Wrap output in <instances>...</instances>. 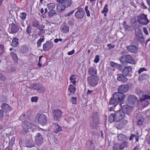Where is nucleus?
Instances as JSON below:
<instances>
[{"mask_svg": "<svg viewBox=\"0 0 150 150\" xmlns=\"http://www.w3.org/2000/svg\"><path fill=\"white\" fill-rule=\"evenodd\" d=\"M125 117V113L122 110H119L114 113H111L110 115L108 120L111 123L115 122H117L124 118Z\"/></svg>", "mask_w": 150, "mask_h": 150, "instance_id": "1", "label": "nucleus"}, {"mask_svg": "<svg viewBox=\"0 0 150 150\" xmlns=\"http://www.w3.org/2000/svg\"><path fill=\"white\" fill-rule=\"evenodd\" d=\"M124 96L122 94L115 93L113 94L109 101V105L115 107L120 102H122L124 99Z\"/></svg>", "mask_w": 150, "mask_h": 150, "instance_id": "2", "label": "nucleus"}, {"mask_svg": "<svg viewBox=\"0 0 150 150\" xmlns=\"http://www.w3.org/2000/svg\"><path fill=\"white\" fill-rule=\"evenodd\" d=\"M92 120L90 122L91 127L93 129H96L99 123V118L97 113L94 112L93 114Z\"/></svg>", "mask_w": 150, "mask_h": 150, "instance_id": "3", "label": "nucleus"}, {"mask_svg": "<svg viewBox=\"0 0 150 150\" xmlns=\"http://www.w3.org/2000/svg\"><path fill=\"white\" fill-rule=\"evenodd\" d=\"M135 40L138 42L143 43L144 42V38L142 30L139 28L135 29Z\"/></svg>", "mask_w": 150, "mask_h": 150, "instance_id": "4", "label": "nucleus"}, {"mask_svg": "<svg viewBox=\"0 0 150 150\" xmlns=\"http://www.w3.org/2000/svg\"><path fill=\"white\" fill-rule=\"evenodd\" d=\"M120 61L122 64H124L125 62H127L132 64H135V61L132 59V56L130 55H127L124 57H121L120 58Z\"/></svg>", "mask_w": 150, "mask_h": 150, "instance_id": "5", "label": "nucleus"}, {"mask_svg": "<svg viewBox=\"0 0 150 150\" xmlns=\"http://www.w3.org/2000/svg\"><path fill=\"white\" fill-rule=\"evenodd\" d=\"M72 2V0H70L65 4H57L56 8L57 11L58 13H61L65 9V8L70 6Z\"/></svg>", "mask_w": 150, "mask_h": 150, "instance_id": "6", "label": "nucleus"}, {"mask_svg": "<svg viewBox=\"0 0 150 150\" xmlns=\"http://www.w3.org/2000/svg\"><path fill=\"white\" fill-rule=\"evenodd\" d=\"M87 80L88 83L93 87L97 85L98 83V79L97 76H88Z\"/></svg>", "mask_w": 150, "mask_h": 150, "instance_id": "7", "label": "nucleus"}, {"mask_svg": "<svg viewBox=\"0 0 150 150\" xmlns=\"http://www.w3.org/2000/svg\"><path fill=\"white\" fill-rule=\"evenodd\" d=\"M129 88V86L127 84H125L120 86L117 88V91L118 92H116L122 94L124 96V99L126 97V96L124 93H126L128 90Z\"/></svg>", "mask_w": 150, "mask_h": 150, "instance_id": "8", "label": "nucleus"}, {"mask_svg": "<svg viewBox=\"0 0 150 150\" xmlns=\"http://www.w3.org/2000/svg\"><path fill=\"white\" fill-rule=\"evenodd\" d=\"M138 19L139 23L142 25H146L149 22V21L147 18V15L143 13L139 15Z\"/></svg>", "mask_w": 150, "mask_h": 150, "instance_id": "9", "label": "nucleus"}, {"mask_svg": "<svg viewBox=\"0 0 150 150\" xmlns=\"http://www.w3.org/2000/svg\"><path fill=\"white\" fill-rule=\"evenodd\" d=\"M132 73V68L130 66H125L122 71V74L125 76L131 77Z\"/></svg>", "mask_w": 150, "mask_h": 150, "instance_id": "10", "label": "nucleus"}, {"mask_svg": "<svg viewBox=\"0 0 150 150\" xmlns=\"http://www.w3.org/2000/svg\"><path fill=\"white\" fill-rule=\"evenodd\" d=\"M33 90H37L39 93H43L45 90V87L41 84L37 83L33 85Z\"/></svg>", "mask_w": 150, "mask_h": 150, "instance_id": "11", "label": "nucleus"}, {"mask_svg": "<svg viewBox=\"0 0 150 150\" xmlns=\"http://www.w3.org/2000/svg\"><path fill=\"white\" fill-rule=\"evenodd\" d=\"M128 121L127 120L124 119L117 122L115 125L116 128L118 129H121L124 128L127 124Z\"/></svg>", "mask_w": 150, "mask_h": 150, "instance_id": "12", "label": "nucleus"}, {"mask_svg": "<svg viewBox=\"0 0 150 150\" xmlns=\"http://www.w3.org/2000/svg\"><path fill=\"white\" fill-rule=\"evenodd\" d=\"M47 117L44 114H41L38 117V122L42 125H44L47 122Z\"/></svg>", "mask_w": 150, "mask_h": 150, "instance_id": "13", "label": "nucleus"}, {"mask_svg": "<svg viewBox=\"0 0 150 150\" xmlns=\"http://www.w3.org/2000/svg\"><path fill=\"white\" fill-rule=\"evenodd\" d=\"M77 9V11L75 13V16L77 18L82 19L85 15V12L82 8H79Z\"/></svg>", "mask_w": 150, "mask_h": 150, "instance_id": "14", "label": "nucleus"}, {"mask_svg": "<svg viewBox=\"0 0 150 150\" xmlns=\"http://www.w3.org/2000/svg\"><path fill=\"white\" fill-rule=\"evenodd\" d=\"M1 110L6 113H9L12 109L9 105L6 103H3L1 105Z\"/></svg>", "mask_w": 150, "mask_h": 150, "instance_id": "15", "label": "nucleus"}, {"mask_svg": "<svg viewBox=\"0 0 150 150\" xmlns=\"http://www.w3.org/2000/svg\"><path fill=\"white\" fill-rule=\"evenodd\" d=\"M138 101L137 98L135 96L130 95L128 96L126 99V101L131 105L134 104V103Z\"/></svg>", "mask_w": 150, "mask_h": 150, "instance_id": "16", "label": "nucleus"}, {"mask_svg": "<svg viewBox=\"0 0 150 150\" xmlns=\"http://www.w3.org/2000/svg\"><path fill=\"white\" fill-rule=\"evenodd\" d=\"M52 113L54 120H57L61 117L62 112L60 110H53Z\"/></svg>", "mask_w": 150, "mask_h": 150, "instance_id": "17", "label": "nucleus"}, {"mask_svg": "<svg viewBox=\"0 0 150 150\" xmlns=\"http://www.w3.org/2000/svg\"><path fill=\"white\" fill-rule=\"evenodd\" d=\"M43 139L41 134L39 133L36 134L35 136V143L38 145H40L43 141Z\"/></svg>", "mask_w": 150, "mask_h": 150, "instance_id": "18", "label": "nucleus"}, {"mask_svg": "<svg viewBox=\"0 0 150 150\" xmlns=\"http://www.w3.org/2000/svg\"><path fill=\"white\" fill-rule=\"evenodd\" d=\"M53 45L52 42L50 41H47L43 45V49L44 51H47L52 48Z\"/></svg>", "mask_w": 150, "mask_h": 150, "instance_id": "19", "label": "nucleus"}, {"mask_svg": "<svg viewBox=\"0 0 150 150\" xmlns=\"http://www.w3.org/2000/svg\"><path fill=\"white\" fill-rule=\"evenodd\" d=\"M117 80L119 81L125 83L128 80L127 76H125L123 74H118L117 75Z\"/></svg>", "mask_w": 150, "mask_h": 150, "instance_id": "20", "label": "nucleus"}, {"mask_svg": "<svg viewBox=\"0 0 150 150\" xmlns=\"http://www.w3.org/2000/svg\"><path fill=\"white\" fill-rule=\"evenodd\" d=\"M32 124L30 122L24 121V123L22 125L24 130L26 132H30L29 129Z\"/></svg>", "mask_w": 150, "mask_h": 150, "instance_id": "21", "label": "nucleus"}, {"mask_svg": "<svg viewBox=\"0 0 150 150\" xmlns=\"http://www.w3.org/2000/svg\"><path fill=\"white\" fill-rule=\"evenodd\" d=\"M52 127L54 132L58 133L62 130V127L57 123H53Z\"/></svg>", "mask_w": 150, "mask_h": 150, "instance_id": "22", "label": "nucleus"}, {"mask_svg": "<svg viewBox=\"0 0 150 150\" xmlns=\"http://www.w3.org/2000/svg\"><path fill=\"white\" fill-rule=\"evenodd\" d=\"M88 72L90 76H96L95 75L97 74V70L96 68L91 67L88 68Z\"/></svg>", "mask_w": 150, "mask_h": 150, "instance_id": "23", "label": "nucleus"}, {"mask_svg": "<svg viewBox=\"0 0 150 150\" xmlns=\"http://www.w3.org/2000/svg\"><path fill=\"white\" fill-rule=\"evenodd\" d=\"M126 48L129 52L134 53H136L138 50L137 47L133 45L127 46L126 47Z\"/></svg>", "mask_w": 150, "mask_h": 150, "instance_id": "24", "label": "nucleus"}, {"mask_svg": "<svg viewBox=\"0 0 150 150\" xmlns=\"http://www.w3.org/2000/svg\"><path fill=\"white\" fill-rule=\"evenodd\" d=\"M123 103H121L120 104V106L122 108V111L123 112H129L132 108V107L127 105H123Z\"/></svg>", "mask_w": 150, "mask_h": 150, "instance_id": "25", "label": "nucleus"}, {"mask_svg": "<svg viewBox=\"0 0 150 150\" xmlns=\"http://www.w3.org/2000/svg\"><path fill=\"white\" fill-rule=\"evenodd\" d=\"M60 29L64 33H67L69 32V27L65 23H64L62 25Z\"/></svg>", "mask_w": 150, "mask_h": 150, "instance_id": "26", "label": "nucleus"}, {"mask_svg": "<svg viewBox=\"0 0 150 150\" xmlns=\"http://www.w3.org/2000/svg\"><path fill=\"white\" fill-rule=\"evenodd\" d=\"M149 75L146 74H142L139 76L138 80L139 81L145 80L149 79Z\"/></svg>", "mask_w": 150, "mask_h": 150, "instance_id": "27", "label": "nucleus"}, {"mask_svg": "<svg viewBox=\"0 0 150 150\" xmlns=\"http://www.w3.org/2000/svg\"><path fill=\"white\" fill-rule=\"evenodd\" d=\"M117 137L118 139L121 141H125L128 139L127 136L122 133L118 134Z\"/></svg>", "mask_w": 150, "mask_h": 150, "instance_id": "28", "label": "nucleus"}, {"mask_svg": "<svg viewBox=\"0 0 150 150\" xmlns=\"http://www.w3.org/2000/svg\"><path fill=\"white\" fill-rule=\"evenodd\" d=\"M19 45L18 39L17 38H13L12 43L11 44V45L13 47H16L18 46Z\"/></svg>", "mask_w": 150, "mask_h": 150, "instance_id": "29", "label": "nucleus"}, {"mask_svg": "<svg viewBox=\"0 0 150 150\" xmlns=\"http://www.w3.org/2000/svg\"><path fill=\"white\" fill-rule=\"evenodd\" d=\"M19 30V28L18 25L15 23H12L11 28V32L12 33L17 32Z\"/></svg>", "mask_w": 150, "mask_h": 150, "instance_id": "30", "label": "nucleus"}, {"mask_svg": "<svg viewBox=\"0 0 150 150\" xmlns=\"http://www.w3.org/2000/svg\"><path fill=\"white\" fill-rule=\"evenodd\" d=\"M150 94V91H148L147 92L146 94L142 96L141 100H150V96L149 95Z\"/></svg>", "mask_w": 150, "mask_h": 150, "instance_id": "31", "label": "nucleus"}, {"mask_svg": "<svg viewBox=\"0 0 150 150\" xmlns=\"http://www.w3.org/2000/svg\"><path fill=\"white\" fill-rule=\"evenodd\" d=\"M123 25L124 28L125 30L128 31H131L132 30V27L129 25L127 24L126 21H125L123 23Z\"/></svg>", "mask_w": 150, "mask_h": 150, "instance_id": "32", "label": "nucleus"}, {"mask_svg": "<svg viewBox=\"0 0 150 150\" xmlns=\"http://www.w3.org/2000/svg\"><path fill=\"white\" fill-rule=\"evenodd\" d=\"M128 146V142L126 141H124L120 145V149L122 150L125 148L127 147Z\"/></svg>", "mask_w": 150, "mask_h": 150, "instance_id": "33", "label": "nucleus"}, {"mask_svg": "<svg viewBox=\"0 0 150 150\" xmlns=\"http://www.w3.org/2000/svg\"><path fill=\"white\" fill-rule=\"evenodd\" d=\"M76 90V87L73 85L70 84L68 88V91L69 92L71 93H74Z\"/></svg>", "mask_w": 150, "mask_h": 150, "instance_id": "34", "label": "nucleus"}, {"mask_svg": "<svg viewBox=\"0 0 150 150\" xmlns=\"http://www.w3.org/2000/svg\"><path fill=\"white\" fill-rule=\"evenodd\" d=\"M48 13V15L50 18L52 17L57 14L56 11L54 10H50Z\"/></svg>", "mask_w": 150, "mask_h": 150, "instance_id": "35", "label": "nucleus"}, {"mask_svg": "<svg viewBox=\"0 0 150 150\" xmlns=\"http://www.w3.org/2000/svg\"><path fill=\"white\" fill-rule=\"evenodd\" d=\"M11 55L13 58L15 63H17L18 60V58L16 54L14 53L13 52L11 53Z\"/></svg>", "mask_w": 150, "mask_h": 150, "instance_id": "36", "label": "nucleus"}, {"mask_svg": "<svg viewBox=\"0 0 150 150\" xmlns=\"http://www.w3.org/2000/svg\"><path fill=\"white\" fill-rule=\"evenodd\" d=\"M41 37L42 38H40L37 41V45L38 47H40L42 45V42L44 41L45 40L44 36L42 35L41 36Z\"/></svg>", "mask_w": 150, "mask_h": 150, "instance_id": "37", "label": "nucleus"}, {"mask_svg": "<svg viewBox=\"0 0 150 150\" xmlns=\"http://www.w3.org/2000/svg\"><path fill=\"white\" fill-rule=\"evenodd\" d=\"M110 65L112 67H119V68L121 67V65L117 63H115L113 62H110Z\"/></svg>", "mask_w": 150, "mask_h": 150, "instance_id": "38", "label": "nucleus"}, {"mask_svg": "<svg viewBox=\"0 0 150 150\" xmlns=\"http://www.w3.org/2000/svg\"><path fill=\"white\" fill-rule=\"evenodd\" d=\"M32 27L29 24L26 30V33L30 35V34L32 33Z\"/></svg>", "mask_w": 150, "mask_h": 150, "instance_id": "39", "label": "nucleus"}, {"mask_svg": "<svg viewBox=\"0 0 150 150\" xmlns=\"http://www.w3.org/2000/svg\"><path fill=\"white\" fill-rule=\"evenodd\" d=\"M47 6L49 8V9L50 10H53L55 8V4L54 3H50L47 4Z\"/></svg>", "mask_w": 150, "mask_h": 150, "instance_id": "40", "label": "nucleus"}, {"mask_svg": "<svg viewBox=\"0 0 150 150\" xmlns=\"http://www.w3.org/2000/svg\"><path fill=\"white\" fill-rule=\"evenodd\" d=\"M29 116V115L27 114H26L25 113H23L21 115L19 119L21 120H25L26 117H28Z\"/></svg>", "mask_w": 150, "mask_h": 150, "instance_id": "41", "label": "nucleus"}, {"mask_svg": "<svg viewBox=\"0 0 150 150\" xmlns=\"http://www.w3.org/2000/svg\"><path fill=\"white\" fill-rule=\"evenodd\" d=\"M143 121V118H141L139 119H138L137 121V125L141 126L142 125Z\"/></svg>", "mask_w": 150, "mask_h": 150, "instance_id": "42", "label": "nucleus"}, {"mask_svg": "<svg viewBox=\"0 0 150 150\" xmlns=\"http://www.w3.org/2000/svg\"><path fill=\"white\" fill-rule=\"evenodd\" d=\"M26 13L24 12L21 13L20 15V18L22 21H23L26 18Z\"/></svg>", "mask_w": 150, "mask_h": 150, "instance_id": "43", "label": "nucleus"}, {"mask_svg": "<svg viewBox=\"0 0 150 150\" xmlns=\"http://www.w3.org/2000/svg\"><path fill=\"white\" fill-rule=\"evenodd\" d=\"M34 146V144L31 141H29L26 144V146L29 148H31Z\"/></svg>", "mask_w": 150, "mask_h": 150, "instance_id": "44", "label": "nucleus"}, {"mask_svg": "<svg viewBox=\"0 0 150 150\" xmlns=\"http://www.w3.org/2000/svg\"><path fill=\"white\" fill-rule=\"evenodd\" d=\"M70 0H56V1L58 3L61 4H67L68 2Z\"/></svg>", "mask_w": 150, "mask_h": 150, "instance_id": "45", "label": "nucleus"}, {"mask_svg": "<svg viewBox=\"0 0 150 150\" xmlns=\"http://www.w3.org/2000/svg\"><path fill=\"white\" fill-rule=\"evenodd\" d=\"M108 5L107 4H106L105 6L103 9L101 11V13H106L108 11Z\"/></svg>", "mask_w": 150, "mask_h": 150, "instance_id": "46", "label": "nucleus"}, {"mask_svg": "<svg viewBox=\"0 0 150 150\" xmlns=\"http://www.w3.org/2000/svg\"><path fill=\"white\" fill-rule=\"evenodd\" d=\"M32 25L34 27H37L39 25L38 21L36 20H33L32 22Z\"/></svg>", "mask_w": 150, "mask_h": 150, "instance_id": "47", "label": "nucleus"}, {"mask_svg": "<svg viewBox=\"0 0 150 150\" xmlns=\"http://www.w3.org/2000/svg\"><path fill=\"white\" fill-rule=\"evenodd\" d=\"M5 48L4 45L0 44V55L4 51Z\"/></svg>", "mask_w": 150, "mask_h": 150, "instance_id": "48", "label": "nucleus"}, {"mask_svg": "<svg viewBox=\"0 0 150 150\" xmlns=\"http://www.w3.org/2000/svg\"><path fill=\"white\" fill-rule=\"evenodd\" d=\"M36 127H37L36 126L33 124H32V126H31L30 129H29V130L30 131V130H31L32 132H34L36 130Z\"/></svg>", "mask_w": 150, "mask_h": 150, "instance_id": "49", "label": "nucleus"}, {"mask_svg": "<svg viewBox=\"0 0 150 150\" xmlns=\"http://www.w3.org/2000/svg\"><path fill=\"white\" fill-rule=\"evenodd\" d=\"M68 23L70 25H74V20L73 18L69 19L68 21Z\"/></svg>", "mask_w": 150, "mask_h": 150, "instance_id": "50", "label": "nucleus"}, {"mask_svg": "<svg viewBox=\"0 0 150 150\" xmlns=\"http://www.w3.org/2000/svg\"><path fill=\"white\" fill-rule=\"evenodd\" d=\"M100 60V56L99 55H96L94 60V62L95 63L98 62Z\"/></svg>", "mask_w": 150, "mask_h": 150, "instance_id": "51", "label": "nucleus"}, {"mask_svg": "<svg viewBox=\"0 0 150 150\" xmlns=\"http://www.w3.org/2000/svg\"><path fill=\"white\" fill-rule=\"evenodd\" d=\"M77 79L76 76L74 74H71L70 75L69 78V80L71 81H72L73 80H76Z\"/></svg>", "mask_w": 150, "mask_h": 150, "instance_id": "52", "label": "nucleus"}, {"mask_svg": "<svg viewBox=\"0 0 150 150\" xmlns=\"http://www.w3.org/2000/svg\"><path fill=\"white\" fill-rule=\"evenodd\" d=\"M15 139V137L14 136H13L11 138V140H9V143L11 145H13V144L14 143Z\"/></svg>", "mask_w": 150, "mask_h": 150, "instance_id": "53", "label": "nucleus"}, {"mask_svg": "<svg viewBox=\"0 0 150 150\" xmlns=\"http://www.w3.org/2000/svg\"><path fill=\"white\" fill-rule=\"evenodd\" d=\"M77 98L73 97L71 99V101L73 104H76V101Z\"/></svg>", "mask_w": 150, "mask_h": 150, "instance_id": "54", "label": "nucleus"}, {"mask_svg": "<svg viewBox=\"0 0 150 150\" xmlns=\"http://www.w3.org/2000/svg\"><path fill=\"white\" fill-rule=\"evenodd\" d=\"M146 71L147 69L144 67L140 68L138 71V73L139 74H140L143 71Z\"/></svg>", "mask_w": 150, "mask_h": 150, "instance_id": "55", "label": "nucleus"}, {"mask_svg": "<svg viewBox=\"0 0 150 150\" xmlns=\"http://www.w3.org/2000/svg\"><path fill=\"white\" fill-rule=\"evenodd\" d=\"M13 18L11 17H9L7 19V21L8 23H9V24H12L13 23Z\"/></svg>", "mask_w": 150, "mask_h": 150, "instance_id": "56", "label": "nucleus"}, {"mask_svg": "<svg viewBox=\"0 0 150 150\" xmlns=\"http://www.w3.org/2000/svg\"><path fill=\"white\" fill-rule=\"evenodd\" d=\"M128 52L126 50H125L122 52L121 53V54L122 55L121 57H124V58L125 57V56L127 55H128Z\"/></svg>", "mask_w": 150, "mask_h": 150, "instance_id": "57", "label": "nucleus"}, {"mask_svg": "<svg viewBox=\"0 0 150 150\" xmlns=\"http://www.w3.org/2000/svg\"><path fill=\"white\" fill-rule=\"evenodd\" d=\"M74 10H72L71 11L67 13H66L65 14V16L66 17L70 16L74 12Z\"/></svg>", "mask_w": 150, "mask_h": 150, "instance_id": "58", "label": "nucleus"}, {"mask_svg": "<svg viewBox=\"0 0 150 150\" xmlns=\"http://www.w3.org/2000/svg\"><path fill=\"white\" fill-rule=\"evenodd\" d=\"M7 100L5 96H2L0 97V101L2 102H5Z\"/></svg>", "mask_w": 150, "mask_h": 150, "instance_id": "59", "label": "nucleus"}, {"mask_svg": "<svg viewBox=\"0 0 150 150\" xmlns=\"http://www.w3.org/2000/svg\"><path fill=\"white\" fill-rule=\"evenodd\" d=\"M38 98L36 96L33 97L31 98V101L32 102H37L38 101Z\"/></svg>", "mask_w": 150, "mask_h": 150, "instance_id": "60", "label": "nucleus"}, {"mask_svg": "<svg viewBox=\"0 0 150 150\" xmlns=\"http://www.w3.org/2000/svg\"><path fill=\"white\" fill-rule=\"evenodd\" d=\"M6 78L3 75L0 73V80L1 81H4L6 80Z\"/></svg>", "mask_w": 150, "mask_h": 150, "instance_id": "61", "label": "nucleus"}, {"mask_svg": "<svg viewBox=\"0 0 150 150\" xmlns=\"http://www.w3.org/2000/svg\"><path fill=\"white\" fill-rule=\"evenodd\" d=\"M149 104V102L148 101H145L143 102V105L144 107H146Z\"/></svg>", "mask_w": 150, "mask_h": 150, "instance_id": "62", "label": "nucleus"}, {"mask_svg": "<svg viewBox=\"0 0 150 150\" xmlns=\"http://www.w3.org/2000/svg\"><path fill=\"white\" fill-rule=\"evenodd\" d=\"M37 28L40 30H43V29L45 27L44 25L41 24L40 25H39Z\"/></svg>", "mask_w": 150, "mask_h": 150, "instance_id": "63", "label": "nucleus"}, {"mask_svg": "<svg viewBox=\"0 0 150 150\" xmlns=\"http://www.w3.org/2000/svg\"><path fill=\"white\" fill-rule=\"evenodd\" d=\"M113 149L114 150H122V149H120V145L119 147L117 145H115L113 146Z\"/></svg>", "mask_w": 150, "mask_h": 150, "instance_id": "64", "label": "nucleus"}]
</instances>
